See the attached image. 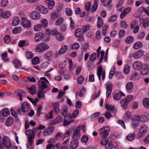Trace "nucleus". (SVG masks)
I'll return each mask as SVG.
<instances>
[{
	"label": "nucleus",
	"instance_id": "nucleus-50",
	"mask_svg": "<svg viewBox=\"0 0 149 149\" xmlns=\"http://www.w3.org/2000/svg\"><path fill=\"white\" fill-rule=\"evenodd\" d=\"M79 112V110L77 109H76L73 112L72 116L70 114H69L68 116H70V118H75L78 116Z\"/></svg>",
	"mask_w": 149,
	"mask_h": 149
},
{
	"label": "nucleus",
	"instance_id": "nucleus-6",
	"mask_svg": "<svg viewBox=\"0 0 149 149\" xmlns=\"http://www.w3.org/2000/svg\"><path fill=\"white\" fill-rule=\"evenodd\" d=\"M80 127H77L74 130L73 133L72 139L74 140H77L78 141L80 138Z\"/></svg>",
	"mask_w": 149,
	"mask_h": 149
},
{
	"label": "nucleus",
	"instance_id": "nucleus-33",
	"mask_svg": "<svg viewBox=\"0 0 149 149\" xmlns=\"http://www.w3.org/2000/svg\"><path fill=\"white\" fill-rule=\"evenodd\" d=\"M13 62L15 67L16 68H19L21 65V62L16 58L14 59Z\"/></svg>",
	"mask_w": 149,
	"mask_h": 149
},
{
	"label": "nucleus",
	"instance_id": "nucleus-53",
	"mask_svg": "<svg viewBox=\"0 0 149 149\" xmlns=\"http://www.w3.org/2000/svg\"><path fill=\"white\" fill-rule=\"evenodd\" d=\"M74 122V120H71L69 121H67L66 120L64 119L63 121V125L64 126H67L68 125L70 124L71 123Z\"/></svg>",
	"mask_w": 149,
	"mask_h": 149
},
{
	"label": "nucleus",
	"instance_id": "nucleus-40",
	"mask_svg": "<svg viewBox=\"0 0 149 149\" xmlns=\"http://www.w3.org/2000/svg\"><path fill=\"white\" fill-rule=\"evenodd\" d=\"M22 30V28L20 27H16L12 30V32L14 34H16L19 33Z\"/></svg>",
	"mask_w": 149,
	"mask_h": 149
},
{
	"label": "nucleus",
	"instance_id": "nucleus-34",
	"mask_svg": "<svg viewBox=\"0 0 149 149\" xmlns=\"http://www.w3.org/2000/svg\"><path fill=\"white\" fill-rule=\"evenodd\" d=\"M143 104L144 107L146 108H149V99L145 98L144 99Z\"/></svg>",
	"mask_w": 149,
	"mask_h": 149
},
{
	"label": "nucleus",
	"instance_id": "nucleus-57",
	"mask_svg": "<svg viewBox=\"0 0 149 149\" xmlns=\"http://www.w3.org/2000/svg\"><path fill=\"white\" fill-rule=\"evenodd\" d=\"M82 29L83 32L87 31L90 29V26L89 25H84L82 26Z\"/></svg>",
	"mask_w": 149,
	"mask_h": 149
},
{
	"label": "nucleus",
	"instance_id": "nucleus-52",
	"mask_svg": "<svg viewBox=\"0 0 149 149\" xmlns=\"http://www.w3.org/2000/svg\"><path fill=\"white\" fill-rule=\"evenodd\" d=\"M112 142L111 141H108L105 146L107 149H112Z\"/></svg>",
	"mask_w": 149,
	"mask_h": 149
},
{
	"label": "nucleus",
	"instance_id": "nucleus-35",
	"mask_svg": "<svg viewBox=\"0 0 149 149\" xmlns=\"http://www.w3.org/2000/svg\"><path fill=\"white\" fill-rule=\"evenodd\" d=\"M97 26L99 28L101 27L103 24V21L102 18L98 17L97 18Z\"/></svg>",
	"mask_w": 149,
	"mask_h": 149
},
{
	"label": "nucleus",
	"instance_id": "nucleus-43",
	"mask_svg": "<svg viewBox=\"0 0 149 149\" xmlns=\"http://www.w3.org/2000/svg\"><path fill=\"white\" fill-rule=\"evenodd\" d=\"M135 136L134 134H128L127 136V139L129 141H132L135 138Z\"/></svg>",
	"mask_w": 149,
	"mask_h": 149
},
{
	"label": "nucleus",
	"instance_id": "nucleus-28",
	"mask_svg": "<svg viewBox=\"0 0 149 149\" xmlns=\"http://www.w3.org/2000/svg\"><path fill=\"white\" fill-rule=\"evenodd\" d=\"M68 48V47L67 45L62 46V47L59 50L58 54H60L65 53L67 51Z\"/></svg>",
	"mask_w": 149,
	"mask_h": 149
},
{
	"label": "nucleus",
	"instance_id": "nucleus-32",
	"mask_svg": "<svg viewBox=\"0 0 149 149\" xmlns=\"http://www.w3.org/2000/svg\"><path fill=\"white\" fill-rule=\"evenodd\" d=\"M43 90L42 89H39L38 90V92L37 94V96L39 98H44L45 97L44 94V93L43 91Z\"/></svg>",
	"mask_w": 149,
	"mask_h": 149
},
{
	"label": "nucleus",
	"instance_id": "nucleus-29",
	"mask_svg": "<svg viewBox=\"0 0 149 149\" xmlns=\"http://www.w3.org/2000/svg\"><path fill=\"white\" fill-rule=\"evenodd\" d=\"M83 32L81 31V29H77L75 32L74 34L76 38H78L81 36H83Z\"/></svg>",
	"mask_w": 149,
	"mask_h": 149
},
{
	"label": "nucleus",
	"instance_id": "nucleus-15",
	"mask_svg": "<svg viewBox=\"0 0 149 149\" xmlns=\"http://www.w3.org/2000/svg\"><path fill=\"white\" fill-rule=\"evenodd\" d=\"M17 95L19 97V100L20 101H22V99L25 97L26 95V92L23 90L18 89L16 91Z\"/></svg>",
	"mask_w": 149,
	"mask_h": 149
},
{
	"label": "nucleus",
	"instance_id": "nucleus-54",
	"mask_svg": "<svg viewBox=\"0 0 149 149\" xmlns=\"http://www.w3.org/2000/svg\"><path fill=\"white\" fill-rule=\"evenodd\" d=\"M113 98L115 100L118 101L121 99V96L119 93H116L114 95Z\"/></svg>",
	"mask_w": 149,
	"mask_h": 149
},
{
	"label": "nucleus",
	"instance_id": "nucleus-58",
	"mask_svg": "<svg viewBox=\"0 0 149 149\" xmlns=\"http://www.w3.org/2000/svg\"><path fill=\"white\" fill-rule=\"evenodd\" d=\"M131 116V113L129 111L127 112L124 116V119L125 120H128L130 118Z\"/></svg>",
	"mask_w": 149,
	"mask_h": 149
},
{
	"label": "nucleus",
	"instance_id": "nucleus-47",
	"mask_svg": "<svg viewBox=\"0 0 149 149\" xmlns=\"http://www.w3.org/2000/svg\"><path fill=\"white\" fill-rule=\"evenodd\" d=\"M56 38L58 41H59L62 40L64 39L63 36L60 33H57L56 36Z\"/></svg>",
	"mask_w": 149,
	"mask_h": 149
},
{
	"label": "nucleus",
	"instance_id": "nucleus-19",
	"mask_svg": "<svg viewBox=\"0 0 149 149\" xmlns=\"http://www.w3.org/2000/svg\"><path fill=\"white\" fill-rule=\"evenodd\" d=\"M133 83L132 82H128L125 86L126 91L129 93H132V89L133 87Z\"/></svg>",
	"mask_w": 149,
	"mask_h": 149
},
{
	"label": "nucleus",
	"instance_id": "nucleus-14",
	"mask_svg": "<svg viewBox=\"0 0 149 149\" xmlns=\"http://www.w3.org/2000/svg\"><path fill=\"white\" fill-rule=\"evenodd\" d=\"M63 118L61 115L57 116L56 118L54 120L51 121L50 123V125H53L63 121Z\"/></svg>",
	"mask_w": 149,
	"mask_h": 149
},
{
	"label": "nucleus",
	"instance_id": "nucleus-23",
	"mask_svg": "<svg viewBox=\"0 0 149 149\" xmlns=\"http://www.w3.org/2000/svg\"><path fill=\"white\" fill-rule=\"evenodd\" d=\"M13 118L11 117H9L7 118L6 122V125L7 126L9 127L12 125L13 123Z\"/></svg>",
	"mask_w": 149,
	"mask_h": 149
},
{
	"label": "nucleus",
	"instance_id": "nucleus-25",
	"mask_svg": "<svg viewBox=\"0 0 149 149\" xmlns=\"http://www.w3.org/2000/svg\"><path fill=\"white\" fill-rule=\"evenodd\" d=\"M53 106L54 108L55 112L56 113H60V110L59 108V104L58 102H56L53 104Z\"/></svg>",
	"mask_w": 149,
	"mask_h": 149
},
{
	"label": "nucleus",
	"instance_id": "nucleus-59",
	"mask_svg": "<svg viewBox=\"0 0 149 149\" xmlns=\"http://www.w3.org/2000/svg\"><path fill=\"white\" fill-rule=\"evenodd\" d=\"M139 125V123L138 122H134V120H132V125L134 129L138 127Z\"/></svg>",
	"mask_w": 149,
	"mask_h": 149
},
{
	"label": "nucleus",
	"instance_id": "nucleus-2",
	"mask_svg": "<svg viewBox=\"0 0 149 149\" xmlns=\"http://www.w3.org/2000/svg\"><path fill=\"white\" fill-rule=\"evenodd\" d=\"M97 75L99 81L101 80V76L102 81L104 80L105 76V72L104 70H103L102 66L101 65L98 66L97 70Z\"/></svg>",
	"mask_w": 149,
	"mask_h": 149
},
{
	"label": "nucleus",
	"instance_id": "nucleus-41",
	"mask_svg": "<svg viewBox=\"0 0 149 149\" xmlns=\"http://www.w3.org/2000/svg\"><path fill=\"white\" fill-rule=\"evenodd\" d=\"M7 53L5 52L2 54L1 56L4 62H7L8 61V59L7 57Z\"/></svg>",
	"mask_w": 149,
	"mask_h": 149
},
{
	"label": "nucleus",
	"instance_id": "nucleus-20",
	"mask_svg": "<svg viewBox=\"0 0 149 149\" xmlns=\"http://www.w3.org/2000/svg\"><path fill=\"white\" fill-rule=\"evenodd\" d=\"M31 17L34 20H37L39 19L40 16V14L39 12L35 10L33 11L30 15Z\"/></svg>",
	"mask_w": 149,
	"mask_h": 149
},
{
	"label": "nucleus",
	"instance_id": "nucleus-49",
	"mask_svg": "<svg viewBox=\"0 0 149 149\" xmlns=\"http://www.w3.org/2000/svg\"><path fill=\"white\" fill-rule=\"evenodd\" d=\"M46 4L48 6V8L50 9H52L55 4V2L54 1H51L49 2L48 3H46Z\"/></svg>",
	"mask_w": 149,
	"mask_h": 149
},
{
	"label": "nucleus",
	"instance_id": "nucleus-24",
	"mask_svg": "<svg viewBox=\"0 0 149 149\" xmlns=\"http://www.w3.org/2000/svg\"><path fill=\"white\" fill-rule=\"evenodd\" d=\"M28 91L32 95L36 94V87L35 85H32L30 87L28 88Z\"/></svg>",
	"mask_w": 149,
	"mask_h": 149
},
{
	"label": "nucleus",
	"instance_id": "nucleus-11",
	"mask_svg": "<svg viewBox=\"0 0 149 149\" xmlns=\"http://www.w3.org/2000/svg\"><path fill=\"white\" fill-rule=\"evenodd\" d=\"M55 129V127L53 126L48 127L43 131L42 133L43 135L46 136L50 135L53 132Z\"/></svg>",
	"mask_w": 149,
	"mask_h": 149
},
{
	"label": "nucleus",
	"instance_id": "nucleus-5",
	"mask_svg": "<svg viewBox=\"0 0 149 149\" xmlns=\"http://www.w3.org/2000/svg\"><path fill=\"white\" fill-rule=\"evenodd\" d=\"M148 129L147 126L145 125H142L140 127L139 132L138 134V136L139 138H141L146 134Z\"/></svg>",
	"mask_w": 149,
	"mask_h": 149
},
{
	"label": "nucleus",
	"instance_id": "nucleus-42",
	"mask_svg": "<svg viewBox=\"0 0 149 149\" xmlns=\"http://www.w3.org/2000/svg\"><path fill=\"white\" fill-rule=\"evenodd\" d=\"M35 138L34 135H30L28 137V141L29 145H31L33 143V141Z\"/></svg>",
	"mask_w": 149,
	"mask_h": 149
},
{
	"label": "nucleus",
	"instance_id": "nucleus-55",
	"mask_svg": "<svg viewBox=\"0 0 149 149\" xmlns=\"http://www.w3.org/2000/svg\"><path fill=\"white\" fill-rule=\"evenodd\" d=\"M63 21V18L61 17L57 19L55 22V25L56 26H59L61 24Z\"/></svg>",
	"mask_w": 149,
	"mask_h": 149
},
{
	"label": "nucleus",
	"instance_id": "nucleus-16",
	"mask_svg": "<svg viewBox=\"0 0 149 149\" xmlns=\"http://www.w3.org/2000/svg\"><path fill=\"white\" fill-rule=\"evenodd\" d=\"M132 67L135 70H139L142 67L143 64L141 62L139 61H136L132 64Z\"/></svg>",
	"mask_w": 149,
	"mask_h": 149
},
{
	"label": "nucleus",
	"instance_id": "nucleus-44",
	"mask_svg": "<svg viewBox=\"0 0 149 149\" xmlns=\"http://www.w3.org/2000/svg\"><path fill=\"white\" fill-rule=\"evenodd\" d=\"M117 16L116 15H111L110 17L108 19V21L109 22H113L117 19Z\"/></svg>",
	"mask_w": 149,
	"mask_h": 149
},
{
	"label": "nucleus",
	"instance_id": "nucleus-26",
	"mask_svg": "<svg viewBox=\"0 0 149 149\" xmlns=\"http://www.w3.org/2000/svg\"><path fill=\"white\" fill-rule=\"evenodd\" d=\"M121 106L124 109H126L127 108V105L128 104L127 100L125 99H123L120 101Z\"/></svg>",
	"mask_w": 149,
	"mask_h": 149
},
{
	"label": "nucleus",
	"instance_id": "nucleus-48",
	"mask_svg": "<svg viewBox=\"0 0 149 149\" xmlns=\"http://www.w3.org/2000/svg\"><path fill=\"white\" fill-rule=\"evenodd\" d=\"M65 12L66 15L68 16H71L72 14V11L70 8H66Z\"/></svg>",
	"mask_w": 149,
	"mask_h": 149
},
{
	"label": "nucleus",
	"instance_id": "nucleus-51",
	"mask_svg": "<svg viewBox=\"0 0 149 149\" xmlns=\"http://www.w3.org/2000/svg\"><path fill=\"white\" fill-rule=\"evenodd\" d=\"M25 55L28 59L31 58L33 57V54L31 52L28 51L26 52Z\"/></svg>",
	"mask_w": 149,
	"mask_h": 149
},
{
	"label": "nucleus",
	"instance_id": "nucleus-56",
	"mask_svg": "<svg viewBox=\"0 0 149 149\" xmlns=\"http://www.w3.org/2000/svg\"><path fill=\"white\" fill-rule=\"evenodd\" d=\"M72 131L71 129L70 128L69 130H67L64 134V137L63 140L64 138L65 137H68L70 136V134L72 133Z\"/></svg>",
	"mask_w": 149,
	"mask_h": 149
},
{
	"label": "nucleus",
	"instance_id": "nucleus-30",
	"mask_svg": "<svg viewBox=\"0 0 149 149\" xmlns=\"http://www.w3.org/2000/svg\"><path fill=\"white\" fill-rule=\"evenodd\" d=\"M20 22V21L18 17H14L13 19L12 22V25L14 26L17 25Z\"/></svg>",
	"mask_w": 149,
	"mask_h": 149
},
{
	"label": "nucleus",
	"instance_id": "nucleus-18",
	"mask_svg": "<svg viewBox=\"0 0 149 149\" xmlns=\"http://www.w3.org/2000/svg\"><path fill=\"white\" fill-rule=\"evenodd\" d=\"M105 107L107 110L109 111L114 115L115 114L117 111V108L113 105L106 104L105 105Z\"/></svg>",
	"mask_w": 149,
	"mask_h": 149
},
{
	"label": "nucleus",
	"instance_id": "nucleus-36",
	"mask_svg": "<svg viewBox=\"0 0 149 149\" xmlns=\"http://www.w3.org/2000/svg\"><path fill=\"white\" fill-rule=\"evenodd\" d=\"M67 112L68 110L66 107H64L61 111V113L64 117V118L67 117Z\"/></svg>",
	"mask_w": 149,
	"mask_h": 149
},
{
	"label": "nucleus",
	"instance_id": "nucleus-4",
	"mask_svg": "<svg viewBox=\"0 0 149 149\" xmlns=\"http://www.w3.org/2000/svg\"><path fill=\"white\" fill-rule=\"evenodd\" d=\"M143 52L142 50H140L134 53H131L130 54L129 58L133 57L135 59H138L141 57L143 55Z\"/></svg>",
	"mask_w": 149,
	"mask_h": 149
},
{
	"label": "nucleus",
	"instance_id": "nucleus-9",
	"mask_svg": "<svg viewBox=\"0 0 149 149\" xmlns=\"http://www.w3.org/2000/svg\"><path fill=\"white\" fill-rule=\"evenodd\" d=\"M2 141L4 145H5L7 148H11V144L10 140L7 136H3Z\"/></svg>",
	"mask_w": 149,
	"mask_h": 149
},
{
	"label": "nucleus",
	"instance_id": "nucleus-12",
	"mask_svg": "<svg viewBox=\"0 0 149 149\" xmlns=\"http://www.w3.org/2000/svg\"><path fill=\"white\" fill-rule=\"evenodd\" d=\"M79 141L77 140L72 139L69 145V149H75L78 146Z\"/></svg>",
	"mask_w": 149,
	"mask_h": 149
},
{
	"label": "nucleus",
	"instance_id": "nucleus-1",
	"mask_svg": "<svg viewBox=\"0 0 149 149\" xmlns=\"http://www.w3.org/2000/svg\"><path fill=\"white\" fill-rule=\"evenodd\" d=\"M110 130L109 127H106L100 128L99 130V134L102 138L107 136L109 134V132Z\"/></svg>",
	"mask_w": 149,
	"mask_h": 149
},
{
	"label": "nucleus",
	"instance_id": "nucleus-61",
	"mask_svg": "<svg viewBox=\"0 0 149 149\" xmlns=\"http://www.w3.org/2000/svg\"><path fill=\"white\" fill-rule=\"evenodd\" d=\"M10 113V112L7 108H4L3 109V115L5 116H7Z\"/></svg>",
	"mask_w": 149,
	"mask_h": 149
},
{
	"label": "nucleus",
	"instance_id": "nucleus-3",
	"mask_svg": "<svg viewBox=\"0 0 149 149\" xmlns=\"http://www.w3.org/2000/svg\"><path fill=\"white\" fill-rule=\"evenodd\" d=\"M49 48V46L44 43L38 45L36 47V51L38 52H43Z\"/></svg>",
	"mask_w": 149,
	"mask_h": 149
},
{
	"label": "nucleus",
	"instance_id": "nucleus-62",
	"mask_svg": "<svg viewBox=\"0 0 149 149\" xmlns=\"http://www.w3.org/2000/svg\"><path fill=\"white\" fill-rule=\"evenodd\" d=\"M63 136V134L62 133L59 132L56 135L55 139L56 140H58L61 138H62Z\"/></svg>",
	"mask_w": 149,
	"mask_h": 149
},
{
	"label": "nucleus",
	"instance_id": "nucleus-31",
	"mask_svg": "<svg viewBox=\"0 0 149 149\" xmlns=\"http://www.w3.org/2000/svg\"><path fill=\"white\" fill-rule=\"evenodd\" d=\"M143 46L142 44L140 42H135L133 45V48L134 49H138L141 48Z\"/></svg>",
	"mask_w": 149,
	"mask_h": 149
},
{
	"label": "nucleus",
	"instance_id": "nucleus-39",
	"mask_svg": "<svg viewBox=\"0 0 149 149\" xmlns=\"http://www.w3.org/2000/svg\"><path fill=\"white\" fill-rule=\"evenodd\" d=\"M102 4L104 6H107L112 2V0H100Z\"/></svg>",
	"mask_w": 149,
	"mask_h": 149
},
{
	"label": "nucleus",
	"instance_id": "nucleus-21",
	"mask_svg": "<svg viewBox=\"0 0 149 149\" xmlns=\"http://www.w3.org/2000/svg\"><path fill=\"white\" fill-rule=\"evenodd\" d=\"M37 9L41 13L44 14H46L48 12L47 8L41 5H38L37 7Z\"/></svg>",
	"mask_w": 149,
	"mask_h": 149
},
{
	"label": "nucleus",
	"instance_id": "nucleus-10",
	"mask_svg": "<svg viewBox=\"0 0 149 149\" xmlns=\"http://www.w3.org/2000/svg\"><path fill=\"white\" fill-rule=\"evenodd\" d=\"M22 24V26L25 28L30 27L31 25V22L25 17L21 18Z\"/></svg>",
	"mask_w": 149,
	"mask_h": 149
},
{
	"label": "nucleus",
	"instance_id": "nucleus-63",
	"mask_svg": "<svg viewBox=\"0 0 149 149\" xmlns=\"http://www.w3.org/2000/svg\"><path fill=\"white\" fill-rule=\"evenodd\" d=\"M138 73L137 72H135L132 74L130 77V79L131 80H136V77L137 76Z\"/></svg>",
	"mask_w": 149,
	"mask_h": 149
},
{
	"label": "nucleus",
	"instance_id": "nucleus-13",
	"mask_svg": "<svg viewBox=\"0 0 149 149\" xmlns=\"http://www.w3.org/2000/svg\"><path fill=\"white\" fill-rule=\"evenodd\" d=\"M140 73L143 75L147 74L149 73V69L147 65H143L140 70Z\"/></svg>",
	"mask_w": 149,
	"mask_h": 149
},
{
	"label": "nucleus",
	"instance_id": "nucleus-7",
	"mask_svg": "<svg viewBox=\"0 0 149 149\" xmlns=\"http://www.w3.org/2000/svg\"><path fill=\"white\" fill-rule=\"evenodd\" d=\"M106 88V96L107 98H108L112 91L113 88L112 85L110 82H107L105 85Z\"/></svg>",
	"mask_w": 149,
	"mask_h": 149
},
{
	"label": "nucleus",
	"instance_id": "nucleus-64",
	"mask_svg": "<svg viewBox=\"0 0 149 149\" xmlns=\"http://www.w3.org/2000/svg\"><path fill=\"white\" fill-rule=\"evenodd\" d=\"M84 81V78L83 77L81 76L80 75L78 78L77 79V83L79 84H81Z\"/></svg>",
	"mask_w": 149,
	"mask_h": 149
},
{
	"label": "nucleus",
	"instance_id": "nucleus-60",
	"mask_svg": "<svg viewBox=\"0 0 149 149\" xmlns=\"http://www.w3.org/2000/svg\"><path fill=\"white\" fill-rule=\"evenodd\" d=\"M96 54L93 53L90 55L89 57V59L91 61H94L96 58Z\"/></svg>",
	"mask_w": 149,
	"mask_h": 149
},
{
	"label": "nucleus",
	"instance_id": "nucleus-27",
	"mask_svg": "<svg viewBox=\"0 0 149 149\" xmlns=\"http://www.w3.org/2000/svg\"><path fill=\"white\" fill-rule=\"evenodd\" d=\"M140 116V122L145 123L148 122L149 121L148 118L146 115H139Z\"/></svg>",
	"mask_w": 149,
	"mask_h": 149
},
{
	"label": "nucleus",
	"instance_id": "nucleus-38",
	"mask_svg": "<svg viewBox=\"0 0 149 149\" xmlns=\"http://www.w3.org/2000/svg\"><path fill=\"white\" fill-rule=\"evenodd\" d=\"M10 15V12L9 10H6L4 13L3 12L1 17L4 18H7Z\"/></svg>",
	"mask_w": 149,
	"mask_h": 149
},
{
	"label": "nucleus",
	"instance_id": "nucleus-46",
	"mask_svg": "<svg viewBox=\"0 0 149 149\" xmlns=\"http://www.w3.org/2000/svg\"><path fill=\"white\" fill-rule=\"evenodd\" d=\"M98 7L97 3L96 1L94 2L93 5L91 10V12L92 13H94Z\"/></svg>",
	"mask_w": 149,
	"mask_h": 149
},
{
	"label": "nucleus",
	"instance_id": "nucleus-45",
	"mask_svg": "<svg viewBox=\"0 0 149 149\" xmlns=\"http://www.w3.org/2000/svg\"><path fill=\"white\" fill-rule=\"evenodd\" d=\"M133 37L132 36H130L126 38L125 41L126 43L129 44L132 43L133 41Z\"/></svg>",
	"mask_w": 149,
	"mask_h": 149
},
{
	"label": "nucleus",
	"instance_id": "nucleus-22",
	"mask_svg": "<svg viewBox=\"0 0 149 149\" xmlns=\"http://www.w3.org/2000/svg\"><path fill=\"white\" fill-rule=\"evenodd\" d=\"M44 37L43 33L41 32H38L36 33V36L34 39L35 42H37L40 41Z\"/></svg>",
	"mask_w": 149,
	"mask_h": 149
},
{
	"label": "nucleus",
	"instance_id": "nucleus-8",
	"mask_svg": "<svg viewBox=\"0 0 149 149\" xmlns=\"http://www.w3.org/2000/svg\"><path fill=\"white\" fill-rule=\"evenodd\" d=\"M50 15L51 19L55 20L56 19L60 17L61 16V14L59 11H54L51 13Z\"/></svg>",
	"mask_w": 149,
	"mask_h": 149
},
{
	"label": "nucleus",
	"instance_id": "nucleus-37",
	"mask_svg": "<svg viewBox=\"0 0 149 149\" xmlns=\"http://www.w3.org/2000/svg\"><path fill=\"white\" fill-rule=\"evenodd\" d=\"M48 82H45V81H41V84L39 86V89H44L47 87V84L48 83Z\"/></svg>",
	"mask_w": 149,
	"mask_h": 149
},
{
	"label": "nucleus",
	"instance_id": "nucleus-17",
	"mask_svg": "<svg viewBox=\"0 0 149 149\" xmlns=\"http://www.w3.org/2000/svg\"><path fill=\"white\" fill-rule=\"evenodd\" d=\"M22 110L23 113L28 111L30 109V106L26 102H24L22 105Z\"/></svg>",
	"mask_w": 149,
	"mask_h": 149
}]
</instances>
